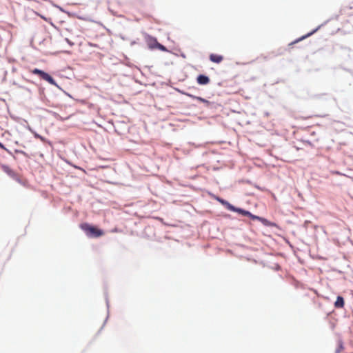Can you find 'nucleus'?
Masks as SVG:
<instances>
[{
  "label": "nucleus",
  "mask_w": 353,
  "mask_h": 353,
  "mask_svg": "<svg viewBox=\"0 0 353 353\" xmlns=\"http://www.w3.org/2000/svg\"><path fill=\"white\" fill-rule=\"evenodd\" d=\"M80 228L90 238H98L104 234V232L102 230L99 229L97 227L91 225L87 223L81 224Z\"/></svg>",
  "instance_id": "f257e3e1"
},
{
  "label": "nucleus",
  "mask_w": 353,
  "mask_h": 353,
  "mask_svg": "<svg viewBox=\"0 0 353 353\" xmlns=\"http://www.w3.org/2000/svg\"><path fill=\"white\" fill-rule=\"evenodd\" d=\"M31 72L34 74L39 75L42 79L48 81L51 85H56V83L53 78L50 74H48L43 70L34 68L31 71Z\"/></svg>",
  "instance_id": "f03ea898"
},
{
  "label": "nucleus",
  "mask_w": 353,
  "mask_h": 353,
  "mask_svg": "<svg viewBox=\"0 0 353 353\" xmlns=\"http://www.w3.org/2000/svg\"><path fill=\"white\" fill-rule=\"evenodd\" d=\"M209 59L213 63H220L223 61L224 57L221 54H210L209 56Z\"/></svg>",
  "instance_id": "7ed1b4c3"
},
{
  "label": "nucleus",
  "mask_w": 353,
  "mask_h": 353,
  "mask_svg": "<svg viewBox=\"0 0 353 353\" xmlns=\"http://www.w3.org/2000/svg\"><path fill=\"white\" fill-rule=\"evenodd\" d=\"M196 81L199 85H207L210 83V78L205 75L200 74L196 78Z\"/></svg>",
  "instance_id": "20e7f679"
},
{
  "label": "nucleus",
  "mask_w": 353,
  "mask_h": 353,
  "mask_svg": "<svg viewBox=\"0 0 353 353\" xmlns=\"http://www.w3.org/2000/svg\"><path fill=\"white\" fill-rule=\"evenodd\" d=\"M183 94L193 99H195L199 102L203 103L206 104L208 106L210 105V102L209 101H208L202 97H196V96H194V95H192L191 94L186 93V92H183Z\"/></svg>",
  "instance_id": "39448f33"
},
{
  "label": "nucleus",
  "mask_w": 353,
  "mask_h": 353,
  "mask_svg": "<svg viewBox=\"0 0 353 353\" xmlns=\"http://www.w3.org/2000/svg\"><path fill=\"white\" fill-rule=\"evenodd\" d=\"M344 304H345V302H344L343 298L341 296H337L336 300L334 303L335 307L342 308V307H343Z\"/></svg>",
  "instance_id": "423d86ee"
},
{
  "label": "nucleus",
  "mask_w": 353,
  "mask_h": 353,
  "mask_svg": "<svg viewBox=\"0 0 353 353\" xmlns=\"http://www.w3.org/2000/svg\"><path fill=\"white\" fill-rule=\"evenodd\" d=\"M234 210H231L230 211L238 212L243 216H248L250 214V212L249 211L245 210L243 209L237 208L234 206Z\"/></svg>",
  "instance_id": "0eeeda50"
},
{
  "label": "nucleus",
  "mask_w": 353,
  "mask_h": 353,
  "mask_svg": "<svg viewBox=\"0 0 353 353\" xmlns=\"http://www.w3.org/2000/svg\"><path fill=\"white\" fill-rule=\"evenodd\" d=\"M217 200L221 203H222L223 205H225L228 210H234V206L232 205H231L230 203H228V201H226L222 199H219V198H217Z\"/></svg>",
  "instance_id": "6e6552de"
},
{
  "label": "nucleus",
  "mask_w": 353,
  "mask_h": 353,
  "mask_svg": "<svg viewBox=\"0 0 353 353\" xmlns=\"http://www.w3.org/2000/svg\"><path fill=\"white\" fill-rule=\"evenodd\" d=\"M259 221H261L265 226H271L272 227V226L276 225L274 223L270 222L268 219L263 218V217L260 218Z\"/></svg>",
  "instance_id": "1a4fd4ad"
},
{
  "label": "nucleus",
  "mask_w": 353,
  "mask_h": 353,
  "mask_svg": "<svg viewBox=\"0 0 353 353\" xmlns=\"http://www.w3.org/2000/svg\"><path fill=\"white\" fill-rule=\"evenodd\" d=\"M343 342L342 341H339V344H338V347H337V350H336V352H340L341 351H342L343 350Z\"/></svg>",
  "instance_id": "9d476101"
},
{
  "label": "nucleus",
  "mask_w": 353,
  "mask_h": 353,
  "mask_svg": "<svg viewBox=\"0 0 353 353\" xmlns=\"http://www.w3.org/2000/svg\"><path fill=\"white\" fill-rule=\"evenodd\" d=\"M3 170L10 175L14 174V172L8 166H3Z\"/></svg>",
  "instance_id": "9b49d317"
},
{
  "label": "nucleus",
  "mask_w": 353,
  "mask_h": 353,
  "mask_svg": "<svg viewBox=\"0 0 353 353\" xmlns=\"http://www.w3.org/2000/svg\"><path fill=\"white\" fill-rule=\"evenodd\" d=\"M248 216H249L250 219H252V220H258L259 221L261 216H256V215H254L250 213V215H248Z\"/></svg>",
  "instance_id": "f8f14e48"
},
{
  "label": "nucleus",
  "mask_w": 353,
  "mask_h": 353,
  "mask_svg": "<svg viewBox=\"0 0 353 353\" xmlns=\"http://www.w3.org/2000/svg\"><path fill=\"white\" fill-rule=\"evenodd\" d=\"M157 46L161 50H163V51H165L166 50L165 47L163 46V45L160 44V43H157Z\"/></svg>",
  "instance_id": "ddd939ff"
},
{
  "label": "nucleus",
  "mask_w": 353,
  "mask_h": 353,
  "mask_svg": "<svg viewBox=\"0 0 353 353\" xmlns=\"http://www.w3.org/2000/svg\"><path fill=\"white\" fill-rule=\"evenodd\" d=\"M65 41L69 44L71 46H72L74 45V43L72 42H71L68 39H65Z\"/></svg>",
  "instance_id": "4468645a"
},
{
  "label": "nucleus",
  "mask_w": 353,
  "mask_h": 353,
  "mask_svg": "<svg viewBox=\"0 0 353 353\" xmlns=\"http://www.w3.org/2000/svg\"><path fill=\"white\" fill-rule=\"evenodd\" d=\"M0 148L3 149V150H6V148H5V146L1 143H0Z\"/></svg>",
  "instance_id": "2eb2a0df"
}]
</instances>
